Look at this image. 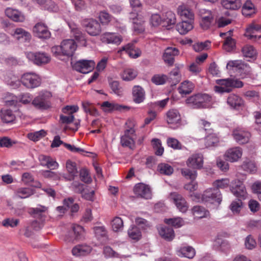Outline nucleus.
<instances>
[{"instance_id": "obj_59", "label": "nucleus", "mask_w": 261, "mask_h": 261, "mask_svg": "<svg viewBox=\"0 0 261 261\" xmlns=\"http://www.w3.org/2000/svg\"><path fill=\"white\" fill-rule=\"evenodd\" d=\"M149 22L151 26L156 27L163 24V19L159 14H153L150 17Z\"/></svg>"}, {"instance_id": "obj_35", "label": "nucleus", "mask_w": 261, "mask_h": 261, "mask_svg": "<svg viewBox=\"0 0 261 261\" xmlns=\"http://www.w3.org/2000/svg\"><path fill=\"white\" fill-rule=\"evenodd\" d=\"M193 21L182 20L176 25V29L180 34H186L193 28Z\"/></svg>"}, {"instance_id": "obj_16", "label": "nucleus", "mask_w": 261, "mask_h": 261, "mask_svg": "<svg viewBox=\"0 0 261 261\" xmlns=\"http://www.w3.org/2000/svg\"><path fill=\"white\" fill-rule=\"evenodd\" d=\"M186 164L188 167L194 170L200 169L203 165V156L200 153L193 154L188 158Z\"/></svg>"}, {"instance_id": "obj_57", "label": "nucleus", "mask_w": 261, "mask_h": 261, "mask_svg": "<svg viewBox=\"0 0 261 261\" xmlns=\"http://www.w3.org/2000/svg\"><path fill=\"white\" fill-rule=\"evenodd\" d=\"M164 222L167 224L176 228H179L184 224V221L180 218L165 219Z\"/></svg>"}, {"instance_id": "obj_9", "label": "nucleus", "mask_w": 261, "mask_h": 261, "mask_svg": "<svg viewBox=\"0 0 261 261\" xmlns=\"http://www.w3.org/2000/svg\"><path fill=\"white\" fill-rule=\"evenodd\" d=\"M50 93L47 91H41L32 100V104L37 109H47L49 107L48 99Z\"/></svg>"}, {"instance_id": "obj_23", "label": "nucleus", "mask_w": 261, "mask_h": 261, "mask_svg": "<svg viewBox=\"0 0 261 261\" xmlns=\"http://www.w3.org/2000/svg\"><path fill=\"white\" fill-rule=\"evenodd\" d=\"M179 54L178 49L175 47L167 48L163 57L164 62L169 66H172L174 62L175 56H178Z\"/></svg>"}, {"instance_id": "obj_37", "label": "nucleus", "mask_w": 261, "mask_h": 261, "mask_svg": "<svg viewBox=\"0 0 261 261\" xmlns=\"http://www.w3.org/2000/svg\"><path fill=\"white\" fill-rule=\"evenodd\" d=\"M204 141L205 147L216 146L219 142V138L216 134L210 133L205 137Z\"/></svg>"}, {"instance_id": "obj_5", "label": "nucleus", "mask_w": 261, "mask_h": 261, "mask_svg": "<svg viewBox=\"0 0 261 261\" xmlns=\"http://www.w3.org/2000/svg\"><path fill=\"white\" fill-rule=\"evenodd\" d=\"M211 99V97L208 94L198 93L188 98L186 103L194 108H201L205 107Z\"/></svg>"}, {"instance_id": "obj_19", "label": "nucleus", "mask_w": 261, "mask_h": 261, "mask_svg": "<svg viewBox=\"0 0 261 261\" xmlns=\"http://www.w3.org/2000/svg\"><path fill=\"white\" fill-rule=\"evenodd\" d=\"M234 139L239 144H243L249 142L251 135L249 132L241 128H237L232 132Z\"/></svg>"}, {"instance_id": "obj_31", "label": "nucleus", "mask_w": 261, "mask_h": 261, "mask_svg": "<svg viewBox=\"0 0 261 261\" xmlns=\"http://www.w3.org/2000/svg\"><path fill=\"white\" fill-rule=\"evenodd\" d=\"M92 251L91 246L87 245L75 246L72 250V253L74 256H84L89 254Z\"/></svg>"}, {"instance_id": "obj_44", "label": "nucleus", "mask_w": 261, "mask_h": 261, "mask_svg": "<svg viewBox=\"0 0 261 261\" xmlns=\"http://www.w3.org/2000/svg\"><path fill=\"white\" fill-rule=\"evenodd\" d=\"M100 107L102 110L105 112H108L112 111L114 110H120L122 106L111 103L108 101L103 102L101 105ZM126 106H123V109H126Z\"/></svg>"}, {"instance_id": "obj_46", "label": "nucleus", "mask_w": 261, "mask_h": 261, "mask_svg": "<svg viewBox=\"0 0 261 261\" xmlns=\"http://www.w3.org/2000/svg\"><path fill=\"white\" fill-rule=\"evenodd\" d=\"M242 14L246 16H250L255 13L254 6L250 1H247L243 5Z\"/></svg>"}, {"instance_id": "obj_60", "label": "nucleus", "mask_w": 261, "mask_h": 261, "mask_svg": "<svg viewBox=\"0 0 261 261\" xmlns=\"http://www.w3.org/2000/svg\"><path fill=\"white\" fill-rule=\"evenodd\" d=\"M198 125L200 128L204 129L206 133H213V130L211 122L204 119H200L198 121Z\"/></svg>"}, {"instance_id": "obj_29", "label": "nucleus", "mask_w": 261, "mask_h": 261, "mask_svg": "<svg viewBox=\"0 0 261 261\" xmlns=\"http://www.w3.org/2000/svg\"><path fill=\"white\" fill-rule=\"evenodd\" d=\"M5 14L14 21L23 22L25 20V17L21 12L11 8H7L5 10Z\"/></svg>"}, {"instance_id": "obj_41", "label": "nucleus", "mask_w": 261, "mask_h": 261, "mask_svg": "<svg viewBox=\"0 0 261 261\" xmlns=\"http://www.w3.org/2000/svg\"><path fill=\"white\" fill-rule=\"evenodd\" d=\"M47 208L46 206L39 205L36 208H32L30 210V213L34 218L43 220L45 217V213L47 211Z\"/></svg>"}, {"instance_id": "obj_33", "label": "nucleus", "mask_w": 261, "mask_h": 261, "mask_svg": "<svg viewBox=\"0 0 261 261\" xmlns=\"http://www.w3.org/2000/svg\"><path fill=\"white\" fill-rule=\"evenodd\" d=\"M178 14L182 20L194 21V15L193 12L185 6H180L177 9Z\"/></svg>"}, {"instance_id": "obj_21", "label": "nucleus", "mask_w": 261, "mask_h": 261, "mask_svg": "<svg viewBox=\"0 0 261 261\" xmlns=\"http://www.w3.org/2000/svg\"><path fill=\"white\" fill-rule=\"evenodd\" d=\"M170 197L180 212L185 213L187 211L188 204L181 195L177 192H172L170 194Z\"/></svg>"}, {"instance_id": "obj_30", "label": "nucleus", "mask_w": 261, "mask_h": 261, "mask_svg": "<svg viewBox=\"0 0 261 261\" xmlns=\"http://www.w3.org/2000/svg\"><path fill=\"white\" fill-rule=\"evenodd\" d=\"M177 254L180 257L193 258L195 255V249L191 246H182L177 248Z\"/></svg>"}, {"instance_id": "obj_54", "label": "nucleus", "mask_w": 261, "mask_h": 261, "mask_svg": "<svg viewBox=\"0 0 261 261\" xmlns=\"http://www.w3.org/2000/svg\"><path fill=\"white\" fill-rule=\"evenodd\" d=\"M137 73V71L133 69H125L122 74V78L124 81H131L136 77Z\"/></svg>"}, {"instance_id": "obj_12", "label": "nucleus", "mask_w": 261, "mask_h": 261, "mask_svg": "<svg viewBox=\"0 0 261 261\" xmlns=\"http://www.w3.org/2000/svg\"><path fill=\"white\" fill-rule=\"evenodd\" d=\"M201 17L200 24L203 30H207L214 24V15L210 10L201 9L199 11Z\"/></svg>"}, {"instance_id": "obj_6", "label": "nucleus", "mask_w": 261, "mask_h": 261, "mask_svg": "<svg viewBox=\"0 0 261 261\" xmlns=\"http://www.w3.org/2000/svg\"><path fill=\"white\" fill-rule=\"evenodd\" d=\"M21 82L27 88L34 89L40 86L41 79L38 75L34 72H27L22 75Z\"/></svg>"}, {"instance_id": "obj_45", "label": "nucleus", "mask_w": 261, "mask_h": 261, "mask_svg": "<svg viewBox=\"0 0 261 261\" xmlns=\"http://www.w3.org/2000/svg\"><path fill=\"white\" fill-rule=\"evenodd\" d=\"M243 56L246 58H253L257 55V51L250 45H246L242 48Z\"/></svg>"}, {"instance_id": "obj_1", "label": "nucleus", "mask_w": 261, "mask_h": 261, "mask_svg": "<svg viewBox=\"0 0 261 261\" xmlns=\"http://www.w3.org/2000/svg\"><path fill=\"white\" fill-rule=\"evenodd\" d=\"M192 200L199 202L201 200L203 202L220 204L222 200V196L220 191L217 189L210 188L206 190L201 197L199 194H193L191 195Z\"/></svg>"}, {"instance_id": "obj_11", "label": "nucleus", "mask_w": 261, "mask_h": 261, "mask_svg": "<svg viewBox=\"0 0 261 261\" xmlns=\"http://www.w3.org/2000/svg\"><path fill=\"white\" fill-rule=\"evenodd\" d=\"M79 108L77 106H66L62 109V112L67 115H60V121L62 123L70 124L74 119L73 113L78 111Z\"/></svg>"}, {"instance_id": "obj_51", "label": "nucleus", "mask_w": 261, "mask_h": 261, "mask_svg": "<svg viewBox=\"0 0 261 261\" xmlns=\"http://www.w3.org/2000/svg\"><path fill=\"white\" fill-rule=\"evenodd\" d=\"M109 84L112 91L118 95L122 94L123 89L120 86L118 81H114L112 79H109Z\"/></svg>"}, {"instance_id": "obj_13", "label": "nucleus", "mask_w": 261, "mask_h": 261, "mask_svg": "<svg viewBox=\"0 0 261 261\" xmlns=\"http://www.w3.org/2000/svg\"><path fill=\"white\" fill-rule=\"evenodd\" d=\"M167 121L171 124V127L173 129L178 128L181 125V116L176 109L169 110L166 113Z\"/></svg>"}, {"instance_id": "obj_36", "label": "nucleus", "mask_w": 261, "mask_h": 261, "mask_svg": "<svg viewBox=\"0 0 261 261\" xmlns=\"http://www.w3.org/2000/svg\"><path fill=\"white\" fill-rule=\"evenodd\" d=\"M242 98L236 94H230L227 98V103L232 108L237 109L243 105Z\"/></svg>"}, {"instance_id": "obj_10", "label": "nucleus", "mask_w": 261, "mask_h": 261, "mask_svg": "<svg viewBox=\"0 0 261 261\" xmlns=\"http://www.w3.org/2000/svg\"><path fill=\"white\" fill-rule=\"evenodd\" d=\"M26 56L29 60L38 65L47 64L50 60L49 56L43 52H27Z\"/></svg>"}, {"instance_id": "obj_61", "label": "nucleus", "mask_w": 261, "mask_h": 261, "mask_svg": "<svg viewBox=\"0 0 261 261\" xmlns=\"http://www.w3.org/2000/svg\"><path fill=\"white\" fill-rule=\"evenodd\" d=\"M80 177L81 180L85 183L89 184L92 181V179L90 176L89 171L85 168H83L80 170Z\"/></svg>"}, {"instance_id": "obj_3", "label": "nucleus", "mask_w": 261, "mask_h": 261, "mask_svg": "<svg viewBox=\"0 0 261 261\" xmlns=\"http://www.w3.org/2000/svg\"><path fill=\"white\" fill-rule=\"evenodd\" d=\"M127 128L124 132V134L121 137V143L122 146L127 147L133 149L135 146V141L133 136L135 134L134 127L135 124L132 120H128L126 122Z\"/></svg>"}, {"instance_id": "obj_52", "label": "nucleus", "mask_w": 261, "mask_h": 261, "mask_svg": "<svg viewBox=\"0 0 261 261\" xmlns=\"http://www.w3.org/2000/svg\"><path fill=\"white\" fill-rule=\"evenodd\" d=\"M129 237L135 240H139L141 238V232L136 226H132L128 230Z\"/></svg>"}, {"instance_id": "obj_50", "label": "nucleus", "mask_w": 261, "mask_h": 261, "mask_svg": "<svg viewBox=\"0 0 261 261\" xmlns=\"http://www.w3.org/2000/svg\"><path fill=\"white\" fill-rule=\"evenodd\" d=\"M158 170L161 174L170 175L173 173V168L168 164L160 163L158 166Z\"/></svg>"}, {"instance_id": "obj_20", "label": "nucleus", "mask_w": 261, "mask_h": 261, "mask_svg": "<svg viewBox=\"0 0 261 261\" xmlns=\"http://www.w3.org/2000/svg\"><path fill=\"white\" fill-rule=\"evenodd\" d=\"M135 194L138 197L150 199L151 197V192L150 188L142 183L136 185L134 188Z\"/></svg>"}, {"instance_id": "obj_2", "label": "nucleus", "mask_w": 261, "mask_h": 261, "mask_svg": "<svg viewBox=\"0 0 261 261\" xmlns=\"http://www.w3.org/2000/svg\"><path fill=\"white\" fill-rule=\"evenodd\" d=\"M216 83L219 86H215L214 89L216 92L219 93H228L231 91L232 88H241L243 86L242 81L231 79L217 80Z\"/></svg>"}, {"instance_id": "obj_15", "label": "nucleus", "mask_w": 261, "mask_h": 261, "mask_svg": "<svg viewBox=\"0 0 261 261\" xmlns=\"http://www.w3.org/2000/svg\"><path fill=\"white\" fill-rule=\"evenodd\" d=\"M95 66V62L93 60H81L77 61L73 68L80 72L88 73L92 71Z\"/></svg>"}, {"instance_id": "obj_40", "label": "nucleus", "mask_w": 261, "mask_h": 261, "mask_svg": "<svg viewBox=\"0 0 261 261\" xmlns=\"http://www.w3.org/2000/svg\"><path fill=\"white\" fill-rule=\"evenodd\" d=\"M82 106L85 113L94 116H98L99 115L97 110L94 107L93 103L88 101H85L82 102Z\"/></svg>"}, {"instance_id": "obj_39", "label": "nucleus", "mask_w": 261, "mask_h": 261, "mask_svg": "<svg viewBox=\"0 0 261 261\" xmlns=\"http://www.w3.org/2000/svg\"><path fill=\"white\" fill-rule=\"evenodd\" d=\"M221 4L226 9L237 10L242 6L240 0H222Z\"/></svg>"}, {"instance_id": "obj_49", "label": "nucleus", "mask_w": 261, "mask_h": 261, "mask_svg": "<svg viewBox=\"0 0 261 261\" xmlns=\"http://www.w3.org/2000/svg\"><path fill=\"white\" fill-rule=\"evenodd\" d=\"M46 135L44 129H41L33 133H30L27 134V138L34 142H37L44 137Z\"/></svg>"}, {"instance_id": "obj_7", "label": "nucleus", "mask_w": 261, "mask_h": 261, "mask_svg": "<svg viewBox=\"0 0 261 261\" xmlns=\"http://www.w3.org/2000/svg\"><path fill=\"white\" fill-rule=\"evenodd\" d=\"M181 174L186 178L191 180L190 182L185 185V189L190 192L196 190L198 185L195 179L197 175V171L196 170H191L189 168H184L181 170Z\"/></svg>"}, {"instance_id": "obj_17", "label": "nucleus", "mask_w": 261, "mask_h": 261, "mask_svg": "<svg viewBox=\"0 0 261 261\" xmlns=\"http://www.w3.org/2000/svg\"><path fill=\"white\" fill-rule=\"evenodd\" d=\"M231 191L238 199H245L247 193L243 183L239 180H235L234 184L231 186Z\"/></svg>"}, {"instance_id": "obj_34", "label": "nucleus", "mask_w": 261, "mask_h": 261, "mask_svg": "<svg viewBox=\"0 0 261 261\" xmlns=\"http://www.w3.org/2000/svg\"><path fill=\"white\" fill-rule=\"evenodd\" d=\"M163 25L170 27L176 22L175 14L171 11H168L163 15Z\"/></svg>"}, {"instance_id": "obj_53", "label": "nucleus", "mask_w": 261, "mask_h": 261, "mask_svg": "<svg viewBox=\"0 0 261 261\" xmlns=\"http://www.w3.org/2000/svg\"><path fill=\"white\" fill-rule=\"evenodd\" d=\"M15 194L20 198H26L33 194V191L29 188H19L16 191Z\"/></svg>"}, {"instance_id": "obj_25", "label": "nucleus", "mask_w": 261, "mask_h": 261, "mask_svg": "<svg viewBox=\"0 0 261 261\" xmlns=\"http://www.w3.org/2000/svg\"><path fill=\"white\" fill-rule=\"evenodd\" d=\"M68 25L70 29L72 36L76 41L85 45L86 41L84 34L82 33L81 29L74 23H69Z\"/></svg>"}, {"instance_id": "obj_43", "label": "nucleus", "mask_w": 261, "mask_h": 261, "mask_svg": "<svg viewBox=\"0 0 261 261\" xmlns=\"http://www.w3.org/2000/svg\"><path fill=\"white\" fill-rule=\"evenodd\" d=\"M13 36L18 40L22 39L25 41H29L31 38V34L21 28L16 29Z\"/></svg>"}, {"instance_id": "obj_38", "label": "nucleus", "mask_w": 261, "mask_h": 261, "mask_svg": "<svg viewBox=\"0 0 261 261\" xmlns=\"http://www.w3.org/2000/svg\"><path fill=\"white\" fill-rule=\"evenodd\" d=\"M160 236L167 241H171L174 238V232L172 228L162 227L159 231Z\"/></svg>"}, {"instance_id": "obj_64", "label": "nucleus", "mask_w": 261, "mask_h": 261, "mask_svg": "<svg viewBox=\"0 0 261 261\" xmlns=\"http://www.w3.org/2000/svg\"><path fill=\"white\" fill-rule=\"evenodd\" d=\"M98 18L102 24H108L112 19V16L106 11L99 13Z\"/></svg>"}, {"instance_id": "obj_63", "label": "nucleus", "mask_w": 261, "mask_h": 261, "mask_svg": "<svg viewBox=\"0 0 261 261\" xmlns=\"http://www.w3.org/2000/svg\"><path fill=\"white\" fill-rule=\"evenodd\" d=\"M168 79L167 76L164 74H155L151 79V81L155 85H163Z\"/></svg>"}, {"instance_id": "obj_56", "label": "nucleus", "mask_w": 261, "mask_h": 261, "mask_svg": "<svg viewBox=\"0 0 261 261\" xmlns=\"http://www.w3.org/2000/svg\"><path fill=\"white\" fill-rule=\"evenodd\" d=\"M223 48L227 51H230L236 46V41L230 36L225 38L223 43Z\"/></svg>"}, {"instance_id": "obj_42", "label": "nucleus", "mask_w": 261, "mask_h": 261, "mask_svg": "<svg viewBox=\"0 0 261 261\" xmlns=\"http://www.w3.org/2000/svg\"><path fill=\"white\" fill-rule=\"evenodd\" d=\"M1 117L2 121L7 123L13 122L15 118L13 112L8 109H2L1 111Z\"/></svg>"}, {"instance_id": "obj_55", "label": "nucleus", "mask_w": 261, "mask_h": 261, "mask_svg": "<svg viewBox=\"0 0 261 261\" xmlns=\"http://www.w3.org/2000/svg\"><path fill=\"white\" fill-rule=\"evenodd\" d=\"M111 225L114 231H121L123 229V221L121 218L116 217L112 220Z\"/></svg>"}, {"instance_id": "obj_32", "label": "nucleus", "mask_w": 261, "mask_h": 261, "mask_svg": "<svg viewBox=\"0 0 261 261\" xmlns=\"http://www.w3.org/2000/svg\"><path fill=\"white\" fill-rule=\"evenodd\" d=\"M133 97L135 103H140L145 99V91L139 86H135L133 88Z\"/></svg>"}, {"instance_id": "obj_26", "label": "nucleus", "mask_w": 261, "mask_h": 261, "mask_svg": "<svg viewBox=\"0 0 261 261\" xmlns=\"http://www.w3.org/2000/svg\"><path fill=\"white\" fill-rule=\"evenodd\" d=\"M122 51H125L130 58L134 59L138 58L141 55V51L138 48H136L133 43H128L122 46L118 53Z\"/></svg>"}, {"instance_id": "obj_62", "label": "nucleus", "mask_w": 261, "mask_h": 261, "mask_svg": "<svg viewBox=\"0 0 261 261\" xmlns=\"http://www.w3.org/2000/svg\"><path fill=\"white\" fill-rule=\"evenodd\" d=\"M84 231L83 227L80 225L74 224L72 227V232H74V239L76 240H79L82 238Z\"/></svg>"}, {"instance_id": "obj_27", "label": "nucleus", "mask_w": 261, "mask_h": 261, "mask_svg": "<svg viewBox=\"0 0 261 261\" xmlns=\"http://www.w3.org/2000/svg\"><path fill=\"white\" fill-rule=\"evenodd\" d=\"M261 31V26L258 24H253L246 29L245 36L249 39L252 40H258L261 35L256 34L257 32Z\"/></svg>"}, {"instance_id": "obj_14", "label": "nucleus", "mask_w": 261, "mask_h": 261, "mask_svg": "<svg viewBox=\"0 0 261 261\" xmlns=\"http://www.w3.org/2000/svg\"><path fill=\"white\" fill-rule=\"evenodd\" d=\"M100 40L103 43L119 45L122 42L123 38L115 33L105 32L100 35Z\"/></svg>"}, {"instance_id": "obj_8", "label": "nucleus", "mask_w": 261, "mask_h": 261, "mask_svg": "<svg viewBox=\"0 0 261 261\" xmlns=\"http://www.w3.org/2000/svg\"><path fill=\"white\" fill-rule=\"evenodd\" d=\"M83 25L85 28L86 32L90 36H98L101 32V28L100 23L94 19L84 20Z\"/></svg>"}, {"instance_id": "obj_58", "label": "nucleus", "mask_w": 261, "mask_h": 261, "mask_svg": "<svg viewBox=\"0 0 261 261\" xmlns=\"http://www.w3.org/2000/svg\"><path fill=\"white\" fill-rule=\"evenodd\" d=\"M229 184L230 181L228 178H222L215 181L213 183V186L215 187V189H217L219 190L220 189L227 188Z\"/></svg>"}, {"instance_id": "obj_4", "label": "nucleus", "mask_w": 261, "mask_h": 261, "mask_svg": "<svg viewBox=\"0 0 261 261\" xmlns=\"http://www.w3.org/2000/svg\"><path fill=\"white\" fill-rule=\"evenodd\" d=\"M227 69L232 68L242 78H245L251 74V68L248 64L242 60L230 61L227 64Z\"/></svg>"}, {"instance_id": "obj_47", "label": "nucleus", "mask_w": 261, "mask_h": 261, "mask_svg": "<svg viewBox=\"0 0 261 261\" xmlns=\"http://www.w3.org/2000/svg\"><path fill=\"white\" fill-rule=\"evenodd\" d=\"M192 211L195 217L198 218L206 217L209 214V212L207 210L199 205L194 206L192 208Z\"/></svg>"}, {"instance_id": "obj_22", "label": "nucleus", "mask_w": 261, "mask_h": 261, "mask_svg": "<svg viewBox=\"0 0 261 261\" xmlns=\"http://www.w3.org/2000/svg\"><path fill=\"white\" fill-rule=\"evenodd\" d=\"M33 33L40 38L47 39L50 36V32L47 27L43 23L38 22L34 27Z\"/></svg>"}, {"instance_id": "obj_18", "label": "nucleus", "mask_w": 261, "mask_h": 261, "mask_svg": "<svg viewBox=\"0 0 261 261\" xmlns=\"http://www.w3.org/2000/svg\"><path fill=\"white\" fill-rule=\"evenodd\" d=\"M61 46L62 49V55L67 57L72 56L77 47V45L73 39L63 40Z\"/></svg>"}, {"instance_id": "obj_28", "label": "nucleus", "mask_w": 261, "mask_h": 261, "mask_svg": "<svg viewBox=\"0 0 261 261\" xmlns=\"http://www.w3.org/2000/svg\"><path fill=\"white\" fill-rule=\"evenodd\" d=\"M66 169L68 173V175H64L63 177L66 180H73L75 177L77 176V170L76 167V163L70 160L66 162Z\"/></svg>"}, {"instance_id": "obj_48", "label": "nucleus", "mask_w": 261, "mask_h": 261, "mask_svg": "<svg viewBox=\"0 0 261 261\" xmlns=\"http://www.w3.org/2000/svg\"><path fill=\"white\" fill-rule=\"evenodd\" d=\"M194 88V84L189 81H185L182 83L181 86L178 89L179 92L181 94H190Z\"/></svg>"}, {"instance_id": "obj_24", "label": "nucleus", "mask_w": 261, "mask_h": 261, "mask_svg": "<svg viewBox=\"0 0 261 261\" xmlns=\"http://www.w3.org/2000/svg\"><path fill=\"white\" fill-rule=\"evenodd\" d=\"M242 155V150L240 147H234L228 149L225 154L227 161L231 162L237 161Z\"/></svg>"}]
</instances>
